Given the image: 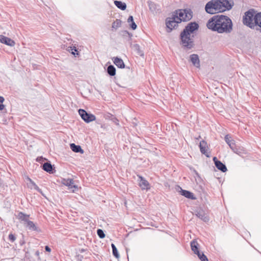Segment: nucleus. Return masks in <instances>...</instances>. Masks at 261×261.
Wrapping results in <instances>:
<instances>
[{"mask_svg": "<svg viewBox=\"0 0 261 261\" xmlns=\"http://www.w3.org/2000/svg\"><path fill=\"white\" fill-rule=\"evenodd\" d=\"M199 28L198 23L195 21L189 22L180 33V44L185 50H190L195 46L193 36L191 34L194 33Z\"/></svg>", "mask_w": 261, "mask_h": 261, "instance_id": "nucleus-1", "label": "nucleus"}, {"mask_svg": "<svg viewBox=\"0 0 261 261\" xmlns=\"http://www.w3.org/2000/svg\"><path fill=\"white\" fill-rule=\"evenodd\" d=\"M207 28L219 33H230L232 22L229 17H211L206 23Z\"/></svg>", "mask_w": 261, "mask_h": 261, "instance_id": "nucleus-2", "label": "nucleus"}, {"mask_svg": "<svg viewBox=\"0 0 261 261\" xmlns=\"http://www.w3.org/2000/svg\"><path fill=\"white\" fill-rule=\"evenodd\" d=\"M233 5L228 0H211L205 6V11L209 14H214L230 10Z\"/></svg>", "mask_w": 261, "mask_h": 261, "instance_id": "nucleus-3", "label": "nucleus"}, {"mask_svg": "<svg viewBox=\"0 0 261 261\" xmlns=\"http://www.w3.org/2000/svg\"><path fill=\"white\" fill-rule=\"evenodd\" d=\"M192 17H167L165 22L167 28V32H171L173 29H176L178 23L182 21H186L190 20Z\"/></svg>", "mask_w": 261, "mask_h": 261, "instance_id": "nucleus-4", "label": "nucleus"}, {"mask_svg": "<svg viewBox=\"0 0 261 261\" xmlns=\"http://www.w3.org/2000/svg\"><path fill=\"white\" fill-rule=\"evenodd\" d=\"M243 23L251 29L255 26L261 28V17H243Z\"/></svg>", "mask_w": 261, "mask_h": 261, "instance_id": "nucleus-5", "label": "nucleus"}, {"mask_svg": "<svg viewBox=\"0 0 261 261\" xmlns=\"http://www.w3.org/2000/svg\"><path fill=\"white\" fill-rule=\"evenodd\" d=\"M79 113L82 119L86 123H90L95 120L96 117L93 114L88 113L86 110L80 109Z\"/></svg>", "mask_w": 261, "mask_h": 261, "instance_id": "nucleus-6", "label": "nucleus"}, {"mask_svg": "<svg viewBox=\"0 0 261 261\" xmlns=\"http://www.w3.org/2000/svg\"><path fill=\"white\" fill-rule=\"evenodd\" d=\"M195 215L204 222H208L210 219L205 213V211L201 208H198L195 211Z\"/></svg>", "mask_w": 261, "mask_h": 261, "instance_id": "nucleus-7", "label": "nucleus"}, {"mask_svg": "<svg viewBox=\"0 0 261 261\" xmlns=\"http://www.w3.org/2000/svg\"><path fill=\"white\" fill-rule=\"evenodd\" d=\"M139 180V186L141 188L142 190H148L150 189V184L148 181L146 180L143 177L140 175H137Z\"/></svg>", "mask_w": 261, "mask_h": 261, "instance_id": "nucleus-8", "label": "nucleus"}, {"mask_svg": "<svg viewBox=\"0 0 261 261\" xmlns=\"http://www.w3.org/2000/svg\"><path fill=\"white\" fill-rule=\"evenodd\" d=\"M42 168L45 171L51 174L55 172L56 170L54 165H52L49 161L44 163L42 166Z\"/></svg>", "mask_w": 261, "mask_h": 261, "instance_id": "nucleus-9", "label": "nucleus"}, {"mask_svg": "<svg viewBox=\"0 0 261 261\" xmlns=\"http://www.w3.org/2000/svg\"><path fill=\"white\" fill-rule=\"evenodd\" d=\"M229 147L234 153L239 155H241L242 154L246 153L244 148L242 147L237 146L235 142L233 144H229Z\"/></svg>", "mask_w": 261, "mask_h": 261, "instance_id": "nucleus-10", "label": "nucleus"}, {"mask_svg": "<svg viewBox=\"0 0 261 261\" xmlns=\"http://www.w3.org/2000/svg\"><path fill=\"white\" fill-rule=\"evenodd\" d=\"M0 42L10 46H13L15 44L12 39L2 35H0Z\"/></svg>", "mask_w": 261, "mask_h": 261, "instance_id": "nucleus-11", "label": "nucleus"}, {"mask_svg": "<svg viewBox=\"0 0 261 261\" xmlns=\"http://www.w3.org/2000/svg\"><path fill=\"white\" fill-rule=\"evenodd\" d=\"M147 4L149 10L152 12L153 14H157L160 11L159 6L157 5L155 3L151 1H148Z\"/></svg>", "mask_w": 261, "mask_h": 261, "instance_id": "nucleus-12", "label": "nucleus"}, {"mask_svg": "<svg viewBox=\"0 0 261 261\" xmlns=\"http://www.w3.org/2000/svg\"><path fill=\"white\" fill-rule=\"evenodd\" d=\"M64 181L63 182L64 185H65L66 186H68L69 189H74L72 190V192H74L75 191H77L78 190V187L76 185H73L74 181L73 179H64Z\"/></svg>", "mask_w": 261, "mask_h": 261, "instance_id": "nucleus-13", "label": "nucleus"}, {"mask_svg": "<svg viewBox=\"0 0 261 261\" xmlns=\"http://www.w3.org/2000/svg\"><path fill=\"white\" fill-rule=\"evenodd\" d=\"M199 148L201 152L205 155L206 157H209L206 148H208L207 142L204 140H202L199 143Z\"/></svg>", "mask_w": 261, "mask_h": 261, "instance_id": "nucleus-14", "label": "nucleus"}, {"mask_svg": "<svg viewBox=\"0 0 261 261\" xmlns=\"http://www.w3.org/2000/svg\"><path fill=\"white\" fill-rule=\"evenodd\" d=\"M26 227L30 230L35 231L38 232H40L41 230L39 227L37 226L36 224L32 221L29 220L26 223Z\"/></svg>", "mask_w": 261, "mask_h": 261, "instance_id": "nucleus-15", "label": "nucleus"}, {"mask_svg": "<svg viewBox=\"0 0 261 261\" xmlns=\"http://www.w3.org/2000/svg\"><path fill=\"white\" fill-rule=\"evenodd\" d=\"M190 60L196 67H200V61L197 54H192L190 56Z\"/></svg>", "mask_w": 261, "mask_h": 261, "instance_id": "nucleus-16", "label": "nucleus"}, {"mask_svg": "<svg viewBox=\"0 0 261 261\" xmlns=\"http://www.w3.org/2000/svg\"><path fill=\"white\" fill-rule=\"evenodd\" d=\"M181 190L180 191V194L185 197L190 199L192 200L196 199V197L194 196V194L191 192L185 190H183L180 188Z\"/></svg>", "mask_w": 261, "mask_h": 261, "instance_id": "nucleus-17", "label": "nucleus"}, {"mask_svg": "<svg viewBox=\"0 0 261 261\" xmlns=\"http://www.w3.org/2000/svg\"><path fill=\"white\" fill-rule=\"evenodd\" d=\"M113 62L119 68H124L125 67V64L123 61L120 58L117 57H114L113 59Z\"/></svg>", "mask_w": 261, "mask_h": 261, "instance_id": "nucleus-18", "label": "nucleus"}, {"mask_svg": "<svg viewBox=\"0 0 261 261\" xmlns=\"http://www.w3.org/2000/svg\"><path fill=\"white\" fill-rule=\"evenodd\" d=\"M71 149L74 152L81 153L83 154L84 152V150L82 148L81 146L79 145H76L74 143H71L70 144Z\"/></svg>", "mask_w": 261, "mask_h": 261, "instance_id": "nucleus-19", "label": "nucleus"}, {"mask_svg": "<svg viewBox=\"0 0 261 261\" xmlns=\"http://www.w3.org/2000/svg\"><path fill=\"white\" fill-rule=\"evenodd\" d=\"M244 16H261V12H257L254 9H250L245 13Z\"/></svg>", "mask_w": 261, "mask_h": 261, "instance_id": "nucleus-20", "label": "nucleus"}, {"mask_svg": "<svg viewBox=\"0 0 261 261\" xmlns=\"http://www.w3.org/2000/svg\"><path fill=\"white\" fill-rule=\"evenodd\" d=\"M130 47L134 49V50L136 52L137 55L141 57L144 56L143 51L141 49L140 45L138 44H133L132 42L130 43Z\"/></svg>", "mask_w": 261, "mask_h": 261, "instance_id": "nucleus-21", "label": "nucleus"}, {"mask_svg": "<svg viewBox=\"0 0 261 261\" xmlns=\"http://www.w3.org/2000/svg\"><path fill=\"white\" fill-rule=\"evenodd\" d=\"M120 33L121 36L125 38L128 42L129 43L132 42L133 37V34L132 33L126 30L122 31Z\"/></svg>", "mask_w": 261, "mask_h": 261, "instance_id": "nucleus-22", "label": "nucleus"}, {"mask_svg": "<svg viewBox=\"0 0 261 261\" xmlns=\"http://www.w3.org/2000/svg\"><path fill=\"white\" fill-rule=\"evenodd\" d=\"M215 166L218 170H220L222 172H225L227 171V169L225 165L220 161L216 162Z\"/></svg>", "mask_w": 261, "mask_h": 261, "instance_id": "nucleus-23", "label": "nucleus"}, {"mask_svg": "<svg viewBox=\"0 0 261 261\" xmlns=\"http://www.w3.org/2000/svg\"><path fill=\"white\" fill-rule=\"evenodd\" d=\"M191 247L192 250L195 254H197L200 252L198 248V244L195 240H193L191 242Z\"/></svg>", "mask_w": 261, "mask_h": 261, "instance_id": "nucleus-24", "label": "nucleus"}, {"mask_svg": "<svg viewBox=\"0 0 261 261\" xmlns=\"http://www.w3.org/2000/svg\"><path fill=\"white\" fill-rule=\"evenodd\" d=\"M29 215L25 214L23 213L20 212L18 213L16 217L19 220L23 221L27 223V221L29 220Z\"/></svg>", "mask_w": 261, "mask_h": 261, "instance_id": "nucleus-25", "label": "nucleus"}, {"mask_svg": "<svg viewBox=\"0 0 261 261\" xmlns=\"http://www.w3.org/2000/svg\"><path fill=\"white\" fill-rule=\"evenodd\" d=\"M114 4L115 6L121 10H124L126 8V5L125 3L121 1H115Z\"/></svg>", "mask_w": 261, "mask_h": 261, "instance_id": "nucleus-26", "label": "nucleus"}, {"mask_svg": "<svg viewBox=\"0 0 261 261\" xmlns=\"http://www.w3.org/2000/svg\"><path fill=\"white\" fill-rule=\"evenodd\" d=\"M107 71L108 74L111 76H113L116 74V68L112 65L108 66Z\"/></svg>", "mask_w": 261, "mask_h": 261, "instance_id": "nucleus-27", "label": "nucleus"}, {"mask_svg": "<svg viewBox=\"0 0 261 261\" xmlns=\"http://www.w3.org/2000/svg\"><path fill=\"white\" fill-rule=\"evenodd\" d=\"M134 17H128L127 22L129 23V27L133 30L137 29V25L134 21Z\"/></svg>", "mask_w": 261, "mask_h": 261, "instance_id": "nucleus-28", "label": "nucleus"}, {"mask_svg": "<svg viewBox=\"0 0 261 261\" xmlns=\"http://www.w3.org/2000/svg\"><path fill=\"white\" fill-rule=\"evenodd\" d=\"M111 247H112V253H113V255L116 258H117V259L119 258V257H120V255H119V254L118 253V251L117 250V249L116 247L113 243L111 244Z\"/></svg>", "mask_w": 261, "mask_h": 261, "instance_id": "nucleus-29", "label": "nucleus"}, {"mask_svg": "<svg viewBox=\"0 0 261 261\" xmlns=\"http://www.w3.org/2000/svg\"><path fill=\"white\" fill-rule=\"evenodd\" d=\"M28 180L30 181V183L33 186L34 188L37 190L38 192H39L40 194H41L42 195H44V194L42 193V191L41 189H40L38 186L34 182V181H33L30 178L28 177Z\"/></svg>", "mask_w": 261, "mask_h": 261, "instance_id": "nucleus-30", "label": "nucleus"}, {"mask_svg": "<svg viewBox=\"0 0 261 261\" xmlns=\"http://www.w3.org/2000/svg\"><path fill=\"white\" fill-rule=\"evenodd\" d=\"M121 25V21L120 19H116L112 23V28L115 30L117 29L119 27H120Z\"/></svg>", "mask_w": 261, "mask_h": 261, "instance_id": "nucleus-31", "label": "nucleus"}, {"mask_svg": "<svg viewBox=\"0 0 261 261\" xmlns=\"http://www.w3.org/2000/svg\"><path fill=\"white\" fill-rule=\"evenodd\" d=\"M171 16H183L182 9H177L172 12Z\"/></svg>", "mask_w": 261, "mask_h": 261, "instance_id": "nucleus-32", "label": "nucleus"}, {"mask_svg": "<svg viewBox=\"0 0 261 261\" xmlns=\"http://www.w3.org/2000/svg\"><path fill=\"white\" fill-rule=\"evenodd\" d=\"M196 255H197L198 258L201 260V261H208L207 257L203 252H200Z\"/></svg>", "mask_w": 261, "mask_h": 261, "instance_id": "nucleus-33", "label": "nucleus"}, {"mask_svg": "<svg viewBox=\"0 0 261 261\" xmlns=\"http://www.w3.org/2000/svg\"><path fill=\"white\" fill-rule=\"evenodd\" d=\"M182 13L183 16H188V15L193 16V11L190 9H182Z\"/></svg>", "mask_w": 261, "mask_h": 261, "instance_id": "nucleus-34", "label": "nucleus"}, {"mask_svg": "<svg viewBox=\"0 0 261 261\" xmlns=\"http://www.w3.org/2000/svg\"><path fill=\"white\" fill-rule=\"evenodd\" d=\"M225 141L229 146V144H232L234 143V140H230V137H229L228 135H226L225 136Z\"/></svg>", "mask_w": 261, "mask_h": 261, "instance_id": "nucleus-35", "label": "nucleus"}, {"mask_svg": "<svg viewBox=\"0 0 261 261\" xmlns=\"http://www.w3.org/2000/svg\"><path fill=\"white\" fill-rule=\"evenodd\" d=\"M97 234L100 239H103L105 237L104 231L101 229H97Z\"/></svg>", "mask_w": 261, "mask_h": 261, "instance_id": "nucleus-36", "label": "nucleus"}, {"mask_svg": "<svg viewBox=\"0 0 261 261\" xmlns=\"http://www.w3.org/2000/svg\"><path fill=\"white\" fill-rule=\"evenodd\" d=\"M70 50H71V53L75 56L76 55H79V51L77 50V49L75 46H70L69 47Z\"/></svg>", "mask_w": 261, "mask_h": 261, "instance_id": "nucleus-37", "label": "nucleus"}, {"mask_svg": "<svg viewBox=\"0 0 261 261\" xmlns=\"http://www.w3.org/2000/svg\"><path fill=\"white\" fill-rule=\"evenodd\" d=\"M4 98L3 96H0V110H4L5 106L3 104L4 101Z\"/></svg>", "mask_w": 261, "mask_h": 261, "instance_id": "nucleus-38", "label": "nucleus"}, {"mask_svg": "<svg viewBox=\"0 0 261 261\" xmlns=\"http://www.w3.org/2000/svg\"><path fill=\"white\" fill-rule=\"evenodd\" d=\"M9 239L11 242H13L16 240V237L14 234L10 233L9 235Z\"/></svg>", "mask_w": 261, "mask_h": 261, "instance_id": "nucleus-39", "label": "nucleus"}, {"mask_svg": "<svg viewBox=\"0 0 261 261\" xmlns=\"http://www.w3.org/2000/svg\"><path fill=\"white\" fill-rule=\"evenodd\" d=\"M46 159L45 158H43L42 156H39V157H38L37 159H36V161L38 162H40V163H42L43 162H44L45 160H46Z\"/></svg>", "mask_w": 261, "mask_h": 261, "instance_id": "nucleus-40", "label": "nucleus"}, {"mask_svg": "<svg viewBox=\"0 0 261 261\" xmlns=\"http://www.w3.org/2000/svg\"><path fill=\"white\" fill-rule=\"evenodd\" d=\"M45 250L46 252H50L51 251V249L50 248V247L48 246H45Z\"/></svg>", "mask_w": 261, "mask_h": 261, "instance_id": "nucleus-41", "label": "nucleus"}, {"mask_svg": "<svg viewBox=\"0 0 261 261\" xmlns=\"http://www.w3.org/2000/svg\"><path fill=\"white\" fill-rule=\"evenodd\" d=\"M213 161L214 162L215 165H216V162H217V161H220L219 160H218L217 159V158L216 156H215V157H214V158H213Z\"/></svg>", "mask_w": 261, "mask_h": 261, "instance_id": "nucleus-42", "label": "nucleus"}, {"mask_svg": "<svg viewBox=\"0 0 261 261\" xmlns=\"http://www.w3.org/2000/svg\"><path fill=\"white\" fill-rule=\"evenodd\" d=\"M35 255L37 257H39V254H40V253H39V251H36L35 252Z\"/></svg>", "mask_w": 261, "mask_h": 261, "instance_id": "nucleus-43", "label": "nucleus"}, {"mask_svg": "<svg viewBox=\"0 0 261 261\" xmlns=\"http://www.w3.org/2000/svg\"><path fill=\"white\" fill-rule=\"evenodd\" d=\"M86 251V249H83V248H82V249H80L79 250V251H80V252H81V253H83V252H85V251Z\"/></svg>", "mask_w": 261, "mask_h": 261, "instance_id": "nucleus-44", "label": "nucleus"}, {"mask_svg": "<svg viewBox=\"0 0 261 261\" xmlns=\"http://www.w3.org/2000/svg\"><path fill=\"white\" fill-rule=\"evenodd\" d=\"M114 122L116 124H119L118 123V120L117 119V118H115V120L114 121Z\"/></svg>", "mask_w": 261, "mask_h": 261, "instance_id": "nucleus-45", "label": "nucleus"}, {"mask_svg": "<svg viewBox=\"0 0 261 261\" xmlns=\"http://www.w3.org/2000/svg\"><path fill=\"white\" fill-rule=\"evenodd\" d=\"M215 16H221V17H222V16H226L225 15H215Z\"/></svg>", "mask_w": 261, "mask_h": 261, "instance_id": "nucleus-46", "label": "nucleus"}, {"mask_svg": "<svg viewBox=\"0 0 261 261\" xmlns=\"http://www.w3.org/2000/svg\"><path fill=\"white\" fill-rule=\"evenodd\" d=\"M195 171V173H196V174L199 176V174L198 173V172L196 171Z\"/></svg>", "mask_w": 261, "mask_h": 261, "instance_id": "nucleus-47", "label": "nucleus"}]
</instances>
